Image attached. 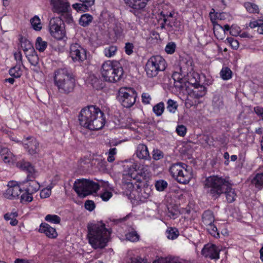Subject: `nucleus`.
Returning <instances> with one entry per match:
<instances>
[{
    "label": "nucleus",
    "mask_w": 263,
    "mask_h": 263,
    "mask_svg": "<svg viewBox=\"0 0 263 263\" xmlns=\"http://www.w3.org/2000/svg\"><path fill=\"white\" fill-rule=\"evenodd\" d=\"M204 189L207 194L213 199H216L224 194L228 203H232L236 200V193L227 178L218 176L208 177L204 181Z\"/></svg>",
    "instance_id": "f257e3e1"
},
{
    "label": "nucleus",
    "mask_w": 263,
    "mask_h": 263,
    "mask_svg": "<svg viewBox=\"0 0 263 263\" xmlns=\"http://www.w3.org/2000/svg\"><path fill=\"white\" fill-rule=\"evenodd\" d=\"M104 116L99 107L90 105L81 110L79 115V122L80 125L89 130H99L104 125Z\"/></svg>",
    "instance_id": "f03ea898"
},
{
    "label": "nucleus",
    "mask_w": 263,
    "mask_h": 263,
    "mask_svg": "<svg viewBox=\"0 0 263 263\" xmlns=\"http://www.w3.org/2000/svg\"><path fill=\"white\" fill-rule=\"evenodd\" d=\"M88 238L92 247L95 249L104 248L108 241L110 232L102 222L89 223L87 226Z\"/></svg>",
    "instance_id": "7ed1b4c3"
},
{
    "label": "nucleus",
    "mask_w": 263,
    "mask_h": 263,
    "mask_svg": "<svg viewBox=\"0 0 263 263\" xmlns=\"http://www.w3.org/2000/svg\"><path fill=\"white\" fill-rule=\"evenodd\" d=\"M54 82L60 93L68 95L76 86L74 76L67 68H60L54 71Z\"/></svg>",
    "instance_id": "20e7f679"
},
{
    "label": "nucleus",
    "mask_w": 263,
    "mask_h": 263,
    "mask_svg": "<svg viewBox=\"0 0 263 263\" xmlns=\"http://www.w3.org/2000/svg\"><path fill=\"white\" fill-rule=\"evenodd\" d=\"M101 72L105 81L114 83L121 80L124 71L118 61H107L102 65Z\"/></svg>",
    "instance_id": "39448f33"
},
{
    "label": "nucleus",
    "mask_w": 263,
    "mask_h": 263,
    "mask_svg": "<svg viewBox=\"0 0 263 263\" xmlns=\"http://www.w3.org/2000/svg\"><path fill=\"white\" fill-rule=\"evenodd\" d=\"M73 189L78 195L81 198L96 193L100 189L99 184L86 179H79L75 181Z\"/></svg>",
    "instance_id": "423d86ee"
},
{
    "label": "nucleus",
    "mask_w": 263,
    "mask_h": 263,
    "mask_svg": "<svg viewBox=\"0 0 263 263\" xmlns=\"http://www.w3.org/2000/svg\"><path fill=\"white\" fill-rule=\"evenodd\" d=\"M169 171L172 177L178 182L182 184L189 182L191 175L186 164L181 162L174 163L171 165Z\"/></svg>",
    "instance_id": "0eeeda50"
},
{
    "label": "nucleus",
    "mask_w": 263,
    "mask_h": 263,
    "mask_svg": "<svg viewBox=\"0 0 263 263\" xmlns=\"http://www.w3.org/2000/svg\"><path fill=\"white\" fill-rule=\"evenodd\" d=\"M166 68V62L160 55L153 56L150 58L145 65V71L147 76L153 78L156 76L159 71Z\"/></svg>",
    "instance_id": "6e6552de"
},
{
    "label": "nucleus",
    "mask_w": 263,
    "mask_h": 263,
    "mask_svg": "<svg viewBox=\"0 0 263 263\" xmlns=\"http://www.w3.org/2000/svg\"><path fill=\"white\" fill-rule=\"evenodd\" d=\"M53 6V11L60 14L62 19L68 24L72 22L70 13V4L66 0H50Z\"/></svg>",
    "instance_id": "1a4fd4ad"
},
{
    "label": "nucleus",
    "mask_w": 263,
    "mask_h": 263,
    "mask_svg": "<svg viewBox=\"0 0 263 263\" xmlns=\"http://www.w3.org/2000/svg\"><path fill=\"white\" fill-rule=\"evenodd\" d=\"M137 97L136 91L132 88H121L118 93L117 99L126 108L132 107L135 103Z\"/></svg>",
    "instance_id": "9d476101"
},
{
    "label": "nucleus",
    "mask_w": 263,
    "mask_h": 263,
    "mask_svg": "<svg viewBox=\"0 0 263 263\" xmlns=\"http://www.w3.org/2000/svg\"><path fill=\"white\" fill-rule=\"evenodd\" d=\"M65 21L61 17L52 18L49 24V31L51 35L57 40H62L65 35V31L62 25Z\"/></svg>",
    "instance_id": "9b49d317"
},
{
    "label": "nucleus",
    "mask_w": 263,
    "mask_h": 263,
    "mask_svg": "<svg viewBox=\"0 0 263 263\" xmlns=\"http://www.w3.org/2000/svg\"><path fill=\"white\" fill-rule=\"evenodd\" d=\"M174 12H170L169 14H165L163 12L160 13L161 17L168 27L171 28L174 31H179L182 28L181 22L174 16Z\"/></svg>",
    "instance_id": "f8f14e48"
},
{
    "label": "nucleus",
    "mask_w": 263,
    "mask_h": 263,
    "mask_svg": "<svg viewBox=\"0 0 263 263\" xmlns=\"http://www.w3.org/2000/svg\"><path fill=\"white\" fill-rule=\"evenodd\" d=\"M69 54L70 57L75 62H81L86 59V50L77 43L70 45Z\"/></svg>",
    "instance_id": "ddd939ff"
},
{
    "label": "nucleus",
    "mask_w": 263,
    "mask_h": 263,
    "mask_svg": "<svg viewBox=\"0 0 263 263\" xmlns=\"http://www.w3.org/2000/svg\"><path fill=\"white\" fill-rule=\"evenodd\" d=\"M133 168L137 172L135 177L134 179L136 180L138 182H142L144 180L147 181L151 177V174L148 170L147 166H142L141 169H139L140 166L137 164L133 165Z\"/></svg>",
    "instance_id": "4468645a"
},
{
    "label": "nucleus",
    "mask_w": 263,
    "mask_h": 263,
    "mask_svg": "<svg viewBox=\"0 0 263 263\" xmlns=\"http://www.w3.org/2000/svg\"><path fill=\"white\" fill-rule=\"evenodd\" d=\"M148 0H124L126 4L130 8V12L135 15L139 14V11L145 8Z\"/></svg>",
    "instance_id": "2eb2a0df"
},
{
    "label": "nucleus",
    "mask_w": 263,
    "mask_h": 263,
    "mask_svg": "<svg viewBox=\"0 0 263 263\" xmlns=\"http://www.w3.org/2000/svg\"><path fill=\"white\" fill-rule=\"evenodd\" d=\"M25 148L31 155L36 154L40 151L39 143L33 137H28L24 141Z\"/></svg>",
    "instance_id": "dca6fc26"
},
{
    "label": "nucleus",
    "mask_w": 263,
    "mask_h": 263,
    "mask_svg": "<svg viewBox=\"0 0 263 263\" xmlns=\"http://www.w3.org/2000/svg\"><path fill=\"white\" fill-rule=\"evenodd\" d=\"M201 253L205 257L211 259H218L219 258V249L215 245H205Z\"/></svg>",
    "instance_id": "f3484780"
},
{
    "label": "nucleus",
    "mask_w": 263,
    "mask_h": 263,
    "mask_svg": "<svg viewBox=\"0 0 263 263\" xmlns=\"http://www.w3.org/2000/svg\"><path fill=\"white\" fill-rule=\"evenodd\" d=\"M16 166L23 171H26L28 173L27 175L28 178L31 177L32 179H35L37 175V171L31 164L24 160L18 161L16 163Z\"/></svg>",
    "instance_id": "a211bd4d"
},
{
    "label": "nucleus",
    "mask_w": 263,
    "mask_h": 263,
    "mask_svg": "<svg viewBox=\"0 0 263 263\" xmlns=\"http://www.w3.org/2000/svg\"><path fill=\"white\" fill-rule=\"evenodd\" d=\"M130 263H147L146 259H143L141 257L139 258H132L130 259ZM153 263H182L178 257H166L160 258L157 260L154 261Z\"/></svg>",
    "instance_id": "6ab92c4d"
},
{
    "label": "nucleus",
    "mask_w": 263,
    "mask_h": 263,
    "mask_svg": "<svg viewBox=\"0 0 263 263\" xmlns=\"http://www.w3.org/2000/svg\"><path fill=\"white\" fill-rule=\"evenodd\" d=\"M135 154L138 158L144 161L150 160L151 158L147 146L143 144L137 146Z\"/></svg>",
    "instance_id": "aec40b11"
},
{
    "label": "nucleus",
    "mask_w": 263,
    "mask_h": 263,
    "mask_svg": "<svg viewBox=\"0 0 263 263\" xmlns=\"http://www.w3.org/2000/svg\"><path fill=\"white\" fill-rule=\"evenodd\" d=\"M22 193V189L17 184L9 186L6 191L5 197L9 199H13L18 197Z\"/></svg>",
    "instance_id": "412c9836"
},
{
    "label": "nucleus",
    "mask_w": 263,
    "mask_h": 263,
    "mask_svg": "<svg viewBox=\"0 0 263 263\" xmlns=\"http://www.w3.org/2000/svg\"><path fill=\"white\" fill-rule=\"evenodd\" d=\"M39 232L44 233L49 238H54L58 236L55 229L51 227L46 223H42L41 224Z\"/></svg>",
    "instance_id": "4be33fe9"
},
{
    "label": "nucleus",
    "mask_w": 263,
    "mask_h": 263,
    "mask_svg": "<svg viewBox=\"0 0 263 263\" xmlns=\"http://www.w3.org/2000/svg\"><path fill=\"white\" fill-rule=\"evenodd\" d=\"M34 179L31 177L29 178L27 177L26 180L23 182L24 183H28L25 191L31 194L36 192L40 187L39 183Z\"/></svg>",
    "instance_id": "5701e85b"
},
{
    "label": "nucleus",
    "mask_w": 263,
    "mask_h": 263,
    "mask_svg": "<svg viewBox=\"0 0 263 263\" xmlns=\"http://www.w3.org/2000/svg\"><path fill=\"white\" fill-rule=\"evenodd\" d=\"M194 88L193 89V95L196 98H200L204 96L206 93V88L200 85L199 82L192 83L190 82Z\"/></svg>",
    "instance_id": "b1692460"
},
{
    "label": "nucleus",
    "mask_w": 263,
    "mask_h": 263,
    "mask_svg": "<svg viewBox=\"0 0 263 263\" xmlns=\"http://www.w3.org/2000/svg\"><path fill=\"white\" fill-rule=\"evenodd\" d=\"M20 42L21 43V46L25 54L28 52H34V50L35 49L32 44L29 40L22 36L20 39Z\"/></svg>",
    "instance_id": "393cba45"
},
{
    "label": "nucleus",
    "mask_w": 263,
    "mask_h": 263,
    "mask_svg": "<svg viewBox=\"0 0 263 263\" xmlns=\"http://www.w3.org/2000/svg\"><path fill=\"white\" fill-rule=\"evenodd\" d=\"M173 79L174 81V85L179 90H182L186 86L185 83L182 78H180V74L178 72H174L172 75Z\"/></svg>",
    "instance_id": "a878e982"
},
{
    "label": "nucleus",
    "mask_w": 263,
    "mask_h": 263,
    "mask_svg": "<svg viewBox=\"0 0 263 263\" xmlns=\"http://www.w3.org/2000/svg\"><path fill=\"white\" fill-rule=\"evenodd\" d=\"M0 153L2 159L5 163H11L14 161V155L8 148H2Z\"/></svg>",
    "instance_id": "bb28decb"
},
{
    "label": "nucleus",
    "mask_w": 263,
    "mask_h": 263,
    "mask_svg": "<svg viewBox=\"0 0 263 263\" xmlns=\"http://www.w3.org/2000/svg\"><path fill=\"white\" fill-rule=\"evenodd\" d=\"M202 222L205 226L213 223L214 217L213 212L210 210H206L204 212L202 216Z\"/></svg>",
    "instance_id": "cd10ccee"
},
{
    "label": "nucleus",
    "mask_w": 263,
    "mask_h": 263,
    "mask_svg": "<svg viewBox=\"0 0 263 263\" xmlns=\"http://www.w3.org/2000/svg\"><path fill=\"white\" fill-rule=\"evenodd\" d=\"M252 184H254L257 188L263 187V172L257 173L252 180Z\"/></svg>",
    "instance_id": "c85d7f7f"
},
{
    "label": "nucleus",
    "mask_w": 263,
    "mask_h": 263,
    "mask_svg": "<svg viewBox=\"0 0 263 263\" xmlns=\"http://www.w3.org/2000/svg\"><path fill=\"white\" fill-rule=\"evenodd\" d=\"M25 54L29 62L32 65L36 66L38 64L39 59L35 50H34L33 52H28L26 53Z\"/></svg>",
    "instance_id": "c756f323"
},
{
    "label": "nucleus",
    "mask_w": 263,
    "mask_h": 263,
    "mask_svg": "<svg viewBox=\"0 0 263 263\" xmlns=\"http://www.w3.org/2000/svg\"><path fill=\"white\" fill-rule=\"evenodd\" d=\"M35 48L40 52H43L46 49L48 43L47 42L43 41L41 37H37L35 42Z\"/></svg>",
    "instance_id": "7c9ffc66"
},
{
    "label": "nucleus",
    "mask_w": 263,
    "mask_h": 263,
    "mask_svg": "<svg viewBox=\"0 0 263 263\" xmlns=\"http://www.w3.org/2000/svg\"><path fill=\"white\" fill-rule=\"evenodd\" d=\"M92 16L89 14H83L80 18L79 23L83 27L87 26L92 22Z\"/></svg>",
    "instance_id": "2f4dec72"
},
{
    "label": "nucleus",
    "mask_w": 263,
    "mask_h": 263,
    "mask_svg": "<svg viewBox=\"0 0 263 263\" xmlns=\"http://www.w3.org/2000/svg\"><path fill=\"white\" fill-rule=\"evenodd\" d=\"M118 50L116 46L111 45L104 48L103 53L107 58H111L114 56Z\"/></svg>",
    "instance_id": "473e14b6"
},
{
    "label": "nucleus",
    "mask_w": 263,
    "mask_h": 263,
    "mask_svg": "<svg viewBox=\"0 0 263 263\" xmlns=\"http://www.w3.org/2000/svg\"><path fill=\"white\" fill-rule=\"evenodd\" d=\"M21 66L20 64H16L15 66L10 68L9 71V74L13 78H20L22 76Z\"/></svg>",
    "instance_id": "72a5a7b5"
},
{
    "label": "nucleus",
    "mask_w": 263,
    "mask_h": 263,
    "mask_svg": "<svg viewBox=\"0 0 263 263\" xmlns=\"http://www.w3.org/2000/svg\"><path fill=\"white\" fill-rule=\"evenodd\" d=\"M243 6L247 11L249 13H256L259 12V8L258 6L254 3L246 2L244 3Z\"/></svg>",
    "instance_id": "f704fd0d"
},
{
    "label": "nucleus",
    "mask_w": 263,
    "mask_h": 263,
    "mask_svg": "<svg viewBox=\"0 0 263 263\" xmlns=\"http://www.w3.org/2000/svg\"><path fill=\"white\" fill-rule=\"evenodd\" d=\"M231 29V28L228 25H225L223 27H222L221 26L218 25L217 27H215L214 29V33L218 39L220 38V39H222V37L218 36V33H219V31L222 32V33L224 34L226 31H229L230 32Z\"/></svg>",
    "instance_id": "c9c22d12"
},
{
    "label": "nucleus",
    "mask_w": 263,
    "mask_h": 263,
    "mask_svg": "<svg viewBox=\"0 0 263 263\" xmlns=\"http://www.w3.org/2000/svg\"><path fill=\"white\" fill-rule=\"evenodd\" d=\"M220 74L223 80H228L232 78V72L229 68L224 67L221 70Z\"/></svg>",
    "instance_id": "e433bc0d"
},
{
    "label": "nucleus",
    "mask_w": 263,
    "mask_h": 263,
    "mask_svg": "<svg viewBox=\"0 0 263 263\" xmlns=\"http://www.w3.org/2000/svg\"><path fill=\"white\" fill-rule=\"evenodd\" d=\"M30 23L32 28L36 30L39 31L42 29V25L39 17L35 15L30 20Z\"/></svg>",
    "instance_id": "4c0bfd02"
},
{
    "label": "nucleus",
    "mask_w": 263,
    "mask_h": 263,
    "mask_svg": "<svg viewBox=\"0 0 263 263\" xmlns=\"http://www.w3.org/2000/svg\"><path fill=\"white\" fill-rule=\"evenodd\" d=\"M155 186L158 191L162 192L167 189L168 183L166 181L160 179L156 181Z\"/></svg>",
    "instance_id": "58836bf2"
},
{
    "label": "nucleus",
    "mask_w": 263,
    "mask_h": 263,
    "mask_svg": "<svg viewBox=\"0 0 263 263\" xmlns=\"http://www.w3.org/2000/svg\"><path fill=\"white\" fill-rule=\"evenodd\" d=\"M153 110L157 116H161L164 110V103L161 102L155 105L153 108Z\"/></svg>",
    "instance_id": "ea45409f"
},
{
    "label": "nucleus",
    "mask_w": 263,
    "mask_h": 263,
    "mask_svg": "<svg viewBox=\"0 0 263 263\" xmlns=\"http://www.w3.org/2000/svg\"><path fill=\"white\" fill-rule=\"evenodd\" d=\"M114 31L117 37H120L124 34V28L121 23H116L114 27Z\"/></svg>",
    "instance_id": "a19ab883"
},
{
    "label": "nucleus",
    "mask_w": 263,
    "mask_h": 263,
    "mask_svg": "<svg viewBox=\"0 0 263 263\" xmlns=\"http://www.w3.org/2000/svg\"><path fill=\"white\" fill-rule=\"evenodd\" d=\"M206 230L208 232L215 238H218L219 237V234L217 231V227L213 224H210L206 226Z\"/></svg>",
    "instance_id": "79ce46f5"
},
{
    "label": "nucleus",
    "mask_w": 263,
    "mask_h": 263,
    "mask_svg": "<svg viewBox=\"0 0 263 263\" xmlns=\"http://www.w3.org/2000/svg\"><path fill=\"white\" fill-rule=\"evenodd\" d=\"M167 237L170 239H175L179 235V232L176 228H171L166 231Z\"/></svg>",
    "instance_id": "37998d69"
},
{
    "label": "nucleus",
    "mask_w": 263,
    "mask_h": 263,
    "mask_svg": "<svg viewBox=\"0 0 263 263\" xmlns=\"http://www.w3.org/2000/svg\"><path fill=\"white\" fill-rule=\"evenodd\" d=\"M126 238L128 240L135 242L139 240V235L136 231L133 230L126 234Z\"/></svg>",
    "instance_id": "c03bdc74"
},
{
    "label": "nucleus",
    "mask_w": 263,
    "mask_h": 263,
    "mask_svg": "<svg viewBox=\"0 0 263 263\" xmlns=\"http://www.w3.org/2000/svg\"><path fill=\"white\" fill-rule=\"evenodd\" d=\"M45 220L51 223L58 224L61 221V218L57 215L48 214L46 216Z\"/></svg>",
    "instance_id": "a18cd8bd"
},
{
    "label": "nucleus",
    "mask_w": 263,
    "mask_h": 263,
    "mask_svg": "<svg viewBox=\"0 0 263 263\" xmlns=\"http://www.w3.org/2000/svg\"><path fill=\"white\" fill-rule=\"evenodd\" d=\"M167 109L171 112L174 113L176 110L178 105L176 102L172 99H169L167 102Z\"/></svg>",
    "instance_id": "49530a36"
},
{
    "label": "nucleus",
    "mask_w": 263,
    "mask_h": 263,
    "mask_svg": "<svg viewBox=\"0 0 263 263\" xmlns=\"http://www.w3.org/2000/svg\"><path fill=\"white\" fill-rule=\"evenodd\" d=\"M32 194L25 191V193H23L21 196V202L25 203L31 202L33 199Z\"/></svg>",
    "instance_id": "de8ad7c7"
},
{
    "label": "nucleus",
    "mask_w": 263,
    "mask_h": 263,
    "mask_svg": "<svg viewBox=\"0 0 263 263\" xmlns=\"http://www.w3.org/2000/svg\"><path fill=\"white\" fill-rule=\"evenodd\" d=\"M164 157L163 153L158 149H154L153 151V158L155 160H159Z\"/></svg>",
    "instance_id": "09e8293b"
},
{
    "label": "nucleus",
    "mask_w": 263,
    "mask_h": 263,
    "mask_svg": "<svg viewBox=\"0 0 263 263\" xmlns=\"http://www.w3.org/2000/svg\"><path fill=\"white\" fill-rule=\"evenodd\" d=\"M176 48V45L174 42H170L166 45L165 50L167 53L172 54L174 53Z\"/></svg>",
    "instance_id": "8fccbe9b"
},
{
    "label": "nucleus",
    "mask_w": 263,
    "mask_h": 263,
    "mask_svg": "<svg viewBox=\"0 0 263 263\" xmlns=\"http://www.w3.org/2000/svg\"><path fill=\"white\" fill-rule=\"evenodd\" d=\"M176 132L178 135L183 137L186 134V128L183 125H179L177 126Z\"/></svg>",
    "instance_id": "3c124183"
},
{
    "label": "nucleus",
    "mask_w": 263,
    "mask_h": 263,
    "mask_svg": "<svg viewBox=\"0 0 263 263\" xmlns=\"http://www.w3.org/2000/svg\"><path fill=\"white\" fill-rule=\"evenodd\" d=\"M227 40L234 49H238L239 44L237 40L234 39L233 37H228Z\"/></svg>",
    "instance_id": "603ef678"
},
{
    "label": "nucleus",
    "mask_w": 263,
    "mask_h": 263,
    "mask_svg": "<svg viewBox=\"0 0 263 263\" xmlns=\"http://www.w3.org/2000/svg\"><path fill=\"white\" fill-rule=\"evenodd\" d=\"M125 52L127 55H131L133 53L134 45L133 43L127 42L124 47Z\"/></svg>",
    "instance_id": "864d4df0"
},
{
    "label": "nucleus",
    "mask_w": 263,
    "mask_h": 263,
    "mask_svg": "<svg viewBox=\"0 0 263 263\" xmlns=\"http://www.w3.org/2000/svg\"><path fill=\"white\" fill-rule=\"evenodd\" d=\"M85 208L87 210L92 211L95 208V204L92 200H86L85 202Z\"/></svg>",
    "instance_id": "5fc2aeb1"
},
{
    "label": "nucleus",
    "mask_w": 263,
    "mask_h": 263,
    "mask_svg": "<svg viewBox=\"0 0 263 263\" xmlns=\"http://www.w3.org/2000/svg\"><path fill=\"white\" fill-rule=\"evenodd\" d=\"M72 6L73 9L77 10V11H86L88 10V8L86 7L83 3H76L73 4Z\"/></svg>",
    "instance_id": "6e6d98bb"
},
{
    "label": "nucleus",
    "mask_w": 263,
    "mask_h": 263,
    "mask_svg": "<svg viewBox=\"0 0 263 263\" xmlns=\"http://www.w3.org/2000/svg\"><path fill=\"white\" fill-rule=\"evenodd\" d=\"M51 192L50 188H46L42 190L40 193V196L42 198L49 197L51 195Z\"/></svg>",
    "instance_id": "4d7b16f0"
},
{
    "label": "nucleus",
    "mask_w": 263,
    "mask_h": 263,
    "mask_svg": "<svg viewBox=\"0 0 263 263\" xmlns=\"http://www.w3.org/2000/svg\"><path fill=\"white\" fill-rule=\"evenodd\" d=\"M141 98L142 102L143 103L145 104H148L150 103V101L151 100V97L148 93H143Z\"/></svg>",
    "instance_id": "13d9d810"
},
{
    "label": "nucleus",
    "mask_w": 263,
    "mask_h": 263,
    "mask_svg": "<svg viewBox=\"0 0 263 263\" xmlns=\"http://www.w3.org/2000/svg\"><path fill=\"white\" fill-rule=\"evenodd\" d=\"M112 194L111 192L109 191H106L103 193L101 195V198L104 201H108L112 196Z\"/></svg>",
    "instance_id": "bf43d9fd"
},
{
    "label": "nucleus",
    "mask_w": 263,
    "mask_h": 263,
    "mask_svg": "<svg viewBox=\"0 0 263 263\" xmlns=\"http://www.w3.org/2000/svg\"><path fill=\"white\" fill-rule=\"evenodd\" d=\"M213 103L215 107L219 108L223 105L222 102L218 97H214L213 98Z\"/></svg>",
    "instance_id": "052dcab7"
},
{
    "label": "nucleus",
    "mask_w": 263,
    "mask_h": 263,
    "mask_svg": "<svg viewBox=\"0 0 263 263\" xmlns=\"http://www.w3.org/2000/svg\"><path fill=\"white\" fill-rule=\"evenodd\" d=\"M254 111L257 116L261 117L263 120V107L256 106L254 107Z\"/></svg>",
    "instance_id": "680f3d73"
},
{
    "label": "nucleus",
    "mask_w": 263,
    "mask_h": 263,
    "mask_svg": "<svg viewBox=\"0 0 263 263\" xmlns=\"http://www.w3.org/2000/svg\"><path fill=\"white\" fill-rule=\"evenodd\" d=\"M15 59L17 61V64H22V55L21 51L15 52L14 54Z\"/></svg>",
    "instance_id": "e2e57ef3"
},
{
    "label": "nucleus",
    "mask_w": 263,
    "mask_h": 263,
    "mask_svg": "<svg viewBox=\"0 0 263 263\" xmlns=\"http://www.w3.org/2000/svg\"><path fill=\"white\" fill-rule=\"evenodd\" d=\"M143 192L145 195H143L145 198H148L152 193L151 187L148 186L144 187L143 189Z\"/></svg>",
    "instance_id": "0e129e2a"
},
{
    "label": "nucleus",
    "mask_w": 263,
    "mask_h": 263,
    "mask_svg": "<svg viewBox=\"0 0 263 263\" xmlns=\"http://www.w3.org/2000/svg\"><path fill=\"white\" fill-rule=\"evenodd\" d=\"M81 2L83 3L85 6L89 8L94 4L95 0H79Z\"/></svg>",
    "instance_id": "69168bd1"
},
{
    "label": "nucleus",
    "mask_w": 263,
    "mask_h": 263,
    "mask_svg": "<svg viewBox=\"0 0 263 263\" xmlns=\"http://www.w3.org/2000/svg\"><path fill=\"white\" fill-rule=\"evenodd\" d=\"M259 25H260L259 20V21H255L251 22L249 23V27H250L251 28H254L256 27H258Z\"/></svg>",
    "instance_id": "338daca9"
},
{
    "label": "nucleus",
    "mask_w": 263,
    "mask_h": 263,
    "mask_svg": "<svg viewBox=\"0 0 263 263\" xmlns=\"http://www.w3.org/2000/svg\"><path fill=\"white\" fill-rule=\"evenodd\" d=\"M260 25L257 28V32L261 34H263V20H259Z\"/></svg>",
    "instance_id": "774afa93"
}]
</instances>
